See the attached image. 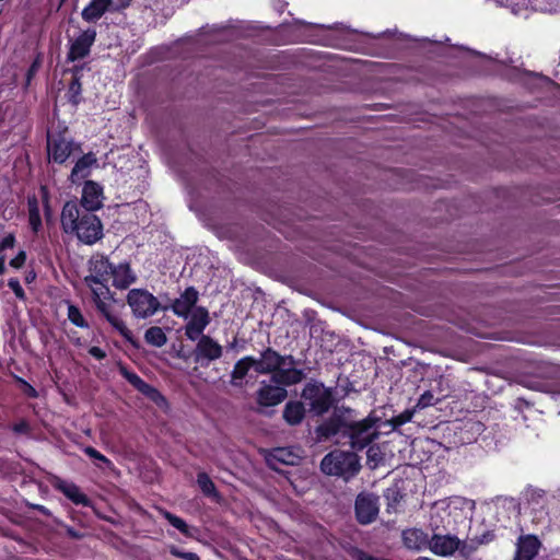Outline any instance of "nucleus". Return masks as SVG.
<instances>
[{
  "instance_id": "29",
  "label": "nucleus",
  "mask_w": 560,
  "mask_h": 560,
  "mask_svg": "<svg viewBox=\"0 0 560 560\" xmlns=\"http://www.w3.org/2000/svg\"><path fill=\"white\" fill-rule=\"evenodd\" d=\"M197 485L203 494L208 497H215L218 494L215 486L206 472L197 475Z\"/></svg>"
},
{
  "instance_id": "39",
  "label": "nucleus",
  "mask_w": 560,
  "mask_h": 560,
  "mask_svg": "<svg viewBox=\"0 0 560 560\" xmlns=\"http://www.w3.org/2000/svg\"><path fill=\"white\" fill-rule=\"evenodd\" d=\"M412 413L409 411H406L397 417H395L392 421L394 427L402 425L404 423L411 420Z\"/></svg>"
},
{
  "instance_id": "46",
  "label": "nucleus",
  "mask_w": 560,
  "mask_h": 560,
  "mask_svg": "<svg viewBox=\"0 0 560 560\" xmlns=\"http://www.w3.org/2000/svg\"><path fill=\"white\" fill-rule=\"evenodd\" d=\"M30 394H32L33 396H35V395H36L35 389H34V388H31Z\"/></svg>"
},
{
  "instance_id": "14",
  "label": "nucleus",
  "mask_w": 560,
  "mask_h": 560,
  "mask_svg": "<svg viewBox=\"0 0 560 560\" xmlns=\"http://www.w3.org/2000/svg\"><path fill=\"white\" fill-rule=\"evenodd\" d=\"M430 550L442 557L452 556L460 547V540L454 535H433L429 541Z\"/></svg>"
},
{
  "instance_id": "27",
  "label": "nucleus",
  "mask_w": 560,
  "mask_h": 560,
  "mask_svg": "<svg viewBox=\"0 0 560 560\" xmlns=\"http://www.w3.org/2000/svg\"><path fill=\"white\" fill-rule=\"evenodd\" d=\"M145 341L154 347L161 348L167 342V337L163 329L158 326L150 327L144 334Z\"/></svg>"
},
{
  "instance_id": "47",
  "label": "nucleus",
  "mask_w": 560,
  "mask_h": 560,
  "mask_svg": "<svg viewBox=\"0 0 560 560\" xmlns=\"http://www.w3.org/2000/svg\"><path fill=\"white\" fill-rule=\"evenodd\" d=\"M236 345V339L230 345V348H234Z\"/></svg>"
},
{
  "instance_id": "48",
  "label": "nucleus",
  "mask_w": 560,
  "mask_h": 560,
  "mask_svg": "<svg viewBox=\"0 0 560 560\" xmlns=\"http://www.w3.org/2000/svg\"><path fill=\"white\" fill-rule=\"evenodd\" d=\"M69 534H70L71 536H73V537H78V535H77V534H74V532H72V530H69Z\"/></svg>"
},
{
  "instance_id": "43",
  "label": "nucleus",
  "mask_w": 560,
  "mask_h": 560,
  "mask_svg": "<svg viewBox=\"0 0 560 560\" xmlns=\"http://www.w3.org/2000/svg\"><path fill=\"white\" fill-rule=\"evenodd\" d=\"M368 458L369 459H375L376 455H377V448L374 447V446H371L369 450H368Z\"/></svg>"
},
{
  "instance_id": "44",
  "label": "nucleus",
  "mask_w": 560,
  "mask_h": 560,
  "mask_svg": "<svg viewBox=\"0 0 560 560\" xmlns=\"http://www.w3.org/2000/svg\"><path fill=\"white\" fill-rule=\"evenodd\" d=\"M5 271V258L0 256V275H3Z\"/></svg>"
},
{
  "instance_id": "26",
  "label": "nucleus",
  "mask_w": 560,
  "mask_h": 560,
  "mask_svg": "<svg viewBox=\"0 0 560 560\" xmlns=\"http://www.w3.org/2000/svg\"><path fill=\"white\" fill-rule=\"evenodd\" d=\"M125 377L128 380V382L133 385L139 392H141L142 394L149 396L150 398L152 399H155L158 397H160V393L154 388L152 387L151 385H149L148 383H145L140 376H138L137 374L135 373H129V372H126L125 373Z\"/></svg>"
},
{
  "instance_id": "5",
  "label": "nucleus",
  "mask_w": 560,
  "mask_h": 560,
  "mask_svg": "<svg viewBox=\"0 0 560 560\" xmlns=\"http://www.w3.org/2000/svg\"><path fill=\"white\" fill-rule=\"evenodd\" d=\"M126 301L136 318L151 317L161 307L159 300L145 289H131Z\"/></svg>"
},
{
  "instance_id": "3",
  "label": "nucleus",
  "mask_w": 560,
  "mask_h": 560,
  "mask_svg": "<svg viewBox=\"0 0 560 560\" xmlns=\"http://www.w3.org/2000/svg\"><path fill=\"white\" fill-rule=\"evenodd\" d=\"M255 371L259 374L272 373V382L279 385L298 384L304 377L303 372L295 368L292 355H280L271 348L262 351L258 359L255 358Z\"/></svg>"
},
{
  "instance_id": "12",
  "label": "nucleus",
  "mask_w": 560,
  "mask_h": 560,
  "mask_svg": "<svg viewBox=\"0 0 560 560\" xmlns=\"http://www.w3.org/2000/svg\"><path fill=\"white\" fill-rule=\"evenodd\" d=\"M96 31L95 30H86L82 32L71 44L68 59L74 61L77 59H82L89 55L90 48L95 42Z\"/></svg>"
},
{
  "instance_id": "32",
  "label": "nucleus",
  "mask_w": 560,
  "mask_h": 560,
  "mask_svg": "<svg viewBox=\"0 0 560 560\" xmlns=\"http://www.w3.org/2000/svg\"><path fill=\"white\" fill-rule=\"evenodd\" d=\"M339 431V425L337 421L330 420L323 424H320L317 428V433L320 438H329L331 435H335Z\"/></svg>"
},
{
  "instance_id": "41",
  "label": "nucleus",
  "mask_w": 560,
  "mask_h": 560,
  "mask_svg": "<svg viewBox=\"0 0 560 560\" xmlns=\"http://www.w3.org/2000/svg\"><path fill=\"white\" fill-rule=\"evenodd\" d=\"M14 242L15 238L13 234H9L3 237V240L0 242V253L7 248H12L14 246Z\"/></svg>"
},
{
  "instance_id": "28",
  "label": "nucleus",
  "mask_w": 560,
  "mask_h": 560,
  "mask_svg": "<svg viewBox=\"0 0 560 560\" xmlns=\"http://www.w3.org/2000/svg\"><path fill=\"white\" fill-rule=\"evenodd\" d=\"M492 537L493 536L491 534H486L482 536V538L474 539L470 542L460 541V547L458 550L462 553V556L468 557L474 551H476L480 545L490 541Z\"/></svg>"
},
{
  "instance_id": "23",
  "label": "nucleus",
  "mask_w": 560,
  "mask_h": 560,
  "mask_svg": "<svg viewBox=\"0 0 560 560\" xmlns=\"http://www.w3.org/2000/svg\"><path fill=\"white\" fill-rule=\"evenodd\" d=\"M305 416V408L301 401H289L283 409V419L290 424L301 423Z\"/></svg>"
},
{
  "instance_id": "30",
  "label": "nucleus",
  "mask_w": 560,
  "mask_h": 560,
  "mask_svg": "<svg viewBox=\"0 0 560 560\" xmlns=\"http://www.w3.org/2000/svg\"><path fill=\"white\" fill-rule=\"evenodd\" d=\"M161 514L168 521V523L174 526L176 529H178L182 534L186 535V536H190V532H189V527L188 525L186 524V522L172 514L171 512L166 511V510H161L160 511Z\"/></svg>"
},
{
  "instance_id": "15",
  "label": "nucleus",
  "mask_w": 560,
  "mask_h": 560,
  "mask_svg": "<svg viewBox=\"0 0 560 560\" xmlns=\"http://www.w3.org/2000/svg\"><path fill=\"white\" fill-rule=\"evenodd\" d=\"M198 295V291L195 288H187L180 296L173 302L171 310L178 317L188 318L189 314L195 308Z\"/></svg>"
},
{
  "instance_id": "13",
  "label": "nucleus",
  "mask_w": 560,
  "mask_h": 560,
  "mask_svg": "<svg viewBox=\"0 0 560 560\" xmlns=\"http://www.w3.org/2000/svg\"><path fill=\"white\" fill-rule=\"evenodd\" d=\"M283 385H271L261 383L257 392V402L264 407H271L280 404L287 397V390Z\"/></svg>"
},
{
  "instance_id": "40",
  "label": "nucleus",
  "mask_w": 560,
  "mask_h": 560,
  "mask_svg": "<svg viewBox=\"0 0 560 560\" xmlns=\"http://www.w3.org/2000/svg\"><path fill=\"white\" fill-rule=\"evenodd\" d=\"M26 259L25 252L21 250L13 259L10 261V266L13 268H21Z\"/></svg>"
},
{
  "instance_id": "33",
  "label": "nucleus",
  "mask_w": 560,
  "mask_h": 560,
  "mask_svg": "<svg viewBox=\"0 0 560 560\" xmlns=\"http://www.w3.org/2000/svg\"><path fill=\"white\" fill-rule=\"evenodd\" d=\"M84 453H85L89 457H91V458H93V459H96V460H100V462L104 463V464H105V465H107V466H110V465H112V462H110L107 457H105L103 454H101L97 450H95V448H94V447H92V446H86V447L84 448Z\"/></svg>"
},
{
  "instance_id": "49",
  "label": "nucleus",
  "mask_w": 560,
  "mask_h": 560,
  "mask_svg": "<svg viewBox=\"0 0 560 560\" xmlns=\"http://www.w3.org/2000/svg\"><path fill=\"white\" fill-rule=\"evenodd\" d=\"M557 74L560 75V66L558 67Z\"/></svg>"
},
{
  "instance_id": "24",
  "label": "nucleus",
  "mask_w": 560,
  "mask_h": 560,
  "mask_svg": "<svg viewBox=\"0 0 560 560\" xmlns=\"http://www.w3.org/2000/svg\"><path fill=\"white\" fill-rule=\"evenodd\" d=\"M404 544L409 549L419 550L428 542V536L421 529L411 528L402 533Z\"/></svg>"
},
{
  "instance_id": "38",
  "label": "nucleus",
  "mask_w": 560,
  "mask_h": 560,
  "mask_svg": "<svg viewBox=\"0 0 560 560\" xmlns=\"http://www.w3.org/2000/svg\"><path fill=\"white\" fill-rule=\"evenodd\" d=\"M433 404H434V396L430 392L423 393L418 400V407H421V408H425Z\"/></svg>"
},
{
  "instance_id": "34",
  "label": "nucleus",
  "mask_w": 560,
  "mask_h": 560,
  "mask_svg": "<svg viewBox=\"0 0 560 560\" xmlns=\"http://www.w3.org/2000/svg\"><path fill=\"white\" fill-rule=\"evenodd\" d=\"M30 223L34 231H36L38 229V226L40 225V218H39V212L37 209L36 201H34V205H31V208H30Z\"/></svg>"
},
{
  "instance_id": "6",
  "label": "nucleus",
  "mask_w": 560,
  "mask_h": 560,
  "mask_svg": "<svg viewBox=\"0 0 560 560\" xmlns=\"http://www.w3.org/2000/svg\"><path fill=\"white\" fill-rule=\"evenodd\" d=\"M377 419L368 418L349 424V436L352 448L363 450L378 436Z\"/></svg>"
},
{
  "instance_id": "7",
  "label": "nucleus",
  "mask_w": 560,
  "mask_h": 560,
  "mask_svg": "<svg viewBox=\"0 0 560 560\" xmlns=\"http://www.w3.org/2000/svg\"><path fill=\"white\" fill-rule=\"evenodd\" d=\"M302 397L308 401L310 410L317 416L327 412L334 401L331 390L317 383L307 384L302 392Z\"/></svg>"
},
{
  "instance_id": "31",
  "label": "nucleus",
  "mask_w": 560,
  "mask_h": 560,
  "mask_svg": "<svg viewBox=\"0 0 560 560\" xmlns=\"http://www.w3.org/2000/svg\"><path fill=\"white\" fill-rule=\"evenodd\" d=\"M67 315H68V319L77 327H80V328L89 327V324L85 320V318L83 317L80 308L77 307L75 305L70 304V303L68 304V314Z\"/></svg>"
},
{
  "instance_id": "50",
  "label": "nucleus",
  "mask_w": 560,
  "mask_h": 560,
  "mask_svg": "<svg viewBox=\"0 0 560 560\" xmlns=\"http://www.w3.org/2000/svg\"><path fill=\"white\" fill-rule=\"evenodd\" d=\"M66 0H61V2H65Z\"/></svg>"
},
{
  "instance_id": "10",
  "label": "nucleus",
  "mask_w": 560,
  "mask_h": 560,
  "mask_svg": "<svg viewBox=\"0 0 560 560\" xmlns=\"http://www.w3.org/2000/svg\"><path fill=\"white\" fill-rule=\"evenodd\" d=\"M189 315V320L185 326V335L189 340L196 341L203 335V330L210 323V316L205 307H195Z\"/></svg>"
},
{
  "instance_id": "25",
  "label": "nucleus",
  "mask_w": 560,
  "mask_h": 560,
  "mask_svg": "<svg viewBox=\"0 0 560 560\" xmlns=\"http://www.w3.org/2000/svg\"><path fill=\"white\" fill-rule=\"evenodd\" d=\"M255 370V358L254 357H244L238 360L232 371L231 382L233 385H237L248 373L250 369Z\"/></svg>"
},
{
  "instance_id": "20",
  "label": "nucleus",
  "mask_w": 560,
  "mask_h": 560,
  "mask_svg": "<svg viewBox=\"0 0 560 560\" xmlns=\"http://www.w3.org/2000/svg\"><path fill=\"white\" fill-rule=\"evenodd\" d=\"M54 487L75 504H82L84 506L90 504L89 498L80 490L77 485L72 482L58 479L54 483Z\"/></svg>"
},
{
  "instance_id": "1",
  "label": "nucleus",
  "mask_w": 560,
  "mask_h": 560,
  "mask_svg": "<svg viewBox=\"0 0 560 560\" xmlns=\"http://www.w3.org/2000/svg\"><path fill=\"white\" fill-rule=\"evenodd\" d=\"M112 267L113 264L106 256L102 254L93 255L88 262V275L83 282L91 291L96 311L126 341L133 343L132 331L116 308L118 305L122 310L125 304L118 302L107 284L110 279Z\"/></svg>"
},
{
  "instance_id": "36",
  "label": "nucleus",
  "mask_w": 560,
  "mask_h": 560,
  "mask_svg": "<svg viewBox=\"0 0 560 560\" xmlns=\"http://www.w3.org/2000/svg\"><path fill=\"white\" fill-rule=\"evenodd\" d=\"M69 93L71 94V101L78 103V96L81 93V83L78 78H73L69 85Z\"/></svg>"
},
{
  "instance_id": "17",
  "label": "nucleus",
  "mask_w": 560,
  "mask_h": 560,
  "mask_svg": "<svg viewBox=\"0 0 560 560\" xmlns=\"http://www.w3.org/2000/svg\"><path fill=\"white\" fill-rule=\"evenodd\" d=\"M110 278L116 289L125 290L137 281V276L127 262L113 265Z\"/></svg>"
},
{
  "instance_id": "4",
  "label": "nucleus",
  "mask_w": 560,
  "mask_h": 560,
  "mask_svg": "<svg viewBox=\"0 0 560 560\" xmlns=\"http://www.w3.org/2000/svg\"><path fill=\"white\" fill-rule=\"evenodd\" d=\"M361 468L358 456L351 452L332 451L324 456L320 469L328 476L341 477L349 480L354 477Z\"/></svg>"
},
{
  "instance_id": "37",
  "label": "nucleus",
  "mask_w": 560,
  "mask_h": 560,
  "mask_svg": "<svg viewBox=\"0 0 560 560\" xmlns=\"http://www.w3.org/2000/svg\"><path fill=\"white\" fill-rule=\"evenodd\" d=\"M8 285L14 292L16 298L24 299V290L18 279H10L8 281Z\"/></svg>"
},
{
  "instance_id": "9",
  "label": "nucleus",
  "mask_w": 560,
  "mask_h": 560,
  "mask_svg": "<svg viewBox=\"0 0 560 560\" xmlns=\"http://www.w3.org/2000/svg\"><path fill=\"white\" fill-rule=\"evenodd\" d=\"M73 143L65 136L48 132L47 151L50 159L56 163H63L72 153Z\"/></svg>"
},
{
  "instance_id": "35",
  "label": "nucleus",
  "mask_w": 560,
  "mask_h": 560,
  "mask_svg": "<svg viewBox=\"0 0 560 560\" xmlns=\"http://www.w3.org/2000/svg\"><path fill=\"white\" fill-rule=\"evenodd\" d=\"M170 552H171L174 557L182 558V559H184V560H200L197 553H195V552H185V551H180V550H179L178 548H176V547H171Z\"/></svg>"
},
{
  "instance_id": "2",
  "label": "nucleus",
  "mask_w": 560,
  "mask_h": 560,
  "mask_svg": "<svg viewBox=\"0 0 560 560\" xmlns=\"http://www.w3.org/2000/svg\"><path fill=\"white\" fill-rule=\"evenodd\" d=\"M61 226L66 233H75L81 242L89 245L103 237L101 220L91 212H81L74 201H69L63 206Z\"/></svg>"
},
{
  "instance_id": "18",
  "label": "nucleus",
  "mask_w": 560,
  "mask_h": 560,
  "mask_svg": "<svg viewBox=\"0 0 560 560\" xmlns=\"http://www.w3.org/2000/svg\"><path fill=\"white\" fill-rule=\"evenodd\" d=\"M540 542L532 535L521 536L514 560H533L538 553Z\"/></svg>"
},
{
  "instance_id": "45",
  "label": "nucleus",
  "mask_w": 560,
  "mask_h": 560,
  "mask_svg": "<svg viewBox=\"0 0 560 560\" xmlns=\"http://www.w3.org/2000/svg\"><path fill=\"white\" fill-rule=\"evenodd\" d=\"M497 1L500 2L501 4H504V5L517 4V0H497Z\"/></svg>"
},
{
  "instance_id": "8",
  "label": "nucleus",
  "mask_w": 560,
  "mask_h": 560,
  "mask_svg": "<svg viewBox=\"0 0 560 560\" xmlns=\"http://www.w3.org/2000/svg\"><path fill=\"white\" fill-rule=\"evenodd\" d=\"M354 510L360 524H371L380 512L378 498L372 493H360L355 499Z\"/></svg>"
},
{
  "instance_id": "22",
  "label": "nucleus",
  "mask_w": 560,
  "mask_h": 560,
  "mask_svg": "<svg viewBox=\"0 0 560 560\" xmlns=\"http://www.w3.org/2000/svg\"><path fill=\"white\" fill-rule=\"evenodd\" d=\"M97 162L96 158L92 153H88L78 160L72 172L71 180L77 182L89 176L91 166Z\"/></svg>"
},
{
  "instance_id": "42",
  "label": "nucleus",
  "mask_w": 560,
  "mask_h": 560,
  "mask_svg": "<svg viewBox=\"0 0 560 560\" xmlns=\"http://www.w3.org/2000/svg\"><path fill=\"white\" fill-rule=\"evenodd\" d=\"M89 353L97 360H102L106 357L105 351L102 350L100 347H91Z\"/></svg>"
},
{
  "instance_id": "21",
  "label": "nucleus",
  "mask_w": 560,
  "mask_h": 560,
  "mask_svg": "<svg viewBox=\"0 0 560 560\" xmlns=\"http://www.w3.org/2000/svg\"><path fill=\"white\" fill-rule=\"evenodd\" d=\"M114 0H92L83 10L82 19L89 23L100 20L113 5Z\"/></svg>"
},
{
  "instance_id": "19",
  "label": "nucleus",
  "mask_w": 560,
  "mask_h": 560,
  "mask_svg": "<svg viewBox=\"0 0 560 560\" xmlns=\"http://www.w3.org/2000/svg\"><path fill=\"white\" fill-rule=\"evenodd\" d=\"M301 454L298 448L293 447H278L272 451L268 459L270 465L276 463L294 466L301 460Z\"/></svg>"
},
{
  "instance_id": "11",
  "label": "nucleus",
  "mask_w": 560,
  "mask_h": 560,
  "mask_svg": "<svg viewBox=\"0 0 560 560\" xmlns=\"http://www.w3.org/2000/svg\"><path fill=\"white\" fill-rule=\"evenodd\" d=\"M197 340L198 342L194 351L196 362H200L203 359L214 361L221 358L222 347L210 336L202 335Z\"/></svg>"
},
{
  "instance_id": "16",
  "label": "nucleus",
  "mask_w": 560,
  "mask_h": 560,
  "mask_svg": "<svg viewBox=\"0 0 560 560\" xmlns=\"http://www.w3.org/2000/svg\"><path fill=\"white\" fill-rule=\"evenodd\" d=\"M81 203L86 212L95 211L103 205V189L94 182H86L83 186Z\"/></svg>"
}]
</instances>
